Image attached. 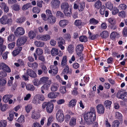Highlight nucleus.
Instances as JSON below:
<instances>
[{"mask_svg":"<svg viewBox=\"0 0 127 127\" xmlns=\"http://www.w3.org/2000/svg\"><path fill=\"white\" fill-rule=\"evenodd\" d=\"M48 79L49 78L47 77H43L41 78L40 79L41 84L46 83Z\"/></svg>","mask_w":127,"mask_h":127,"instance_id":"e433bc0d","label":"nucleus"},{"mask_svg":"<svg viewBox=\"0 0 127 127\" xmlns=\"http://www.w3.org/2000/svg\"><path fill=\"white\" fill-rule=\"evenodd\" d=\"M28 35L29 37L31 39H33L36 36L35 33L33 31H31L29 32Z\"/></svg>","mask_w":127,"mask_h":127,"instance_id":"a19ab883","label":"nucleus"},{"mask_svg":"<svg viewBox=\"0 0 127 127\" xmlns=\"http://www.w3.org/2000/svg\"><path fill=\"white\" fill-rule=\"evenodd\" d=\"M35 52L37 55L38 56L42 55L43 53L42 50L39 48H37L36 49Z\"/></svg>","mask_w":127,"mask_h":127,"instance_id":"37998d69","label":"nucleus"},{"mask_svg":"<svg viewBox=\"0 0 127 127\" xmlns=\"http://www.w3.org/2000/svg\"><path fill=\"white\" fill-rule=\"evenodd\" d=\"M32 103L34 104H37L39 103V100L36 96V95L34 97L32 100Z\"/></svg>","mask_w":127,"mask_h":127,"instance_id":"603ef678","label":"nucleus"},{"mask_svg":"<svg viewBox=\"0 0 127 127\" xmlns=\"http://www.w3.org/2000/svg\"><path fill=\"white\" fill-rule=\"evenodd\" d=\"M83 47L82 44L77 45L76 48V51L77 54L78 55L81 56L82 52L83 50Z\"/></svg>","mask_w":127,"mask_h":127,"instance_id":"f8f14e48","label":"nucleus"},{"mask_svg":"<svg viewBox=\"0 0 127 127\" xmlns=\"http://www.w3.org/2000/svg\"><path fill=\"white\" fill-rule=\"evenodd\" d=\"M25 32V30L23 27H19L15 30L14 34L16 36H18L19 35H23L24 34Z\"/></svg>","mask_w":127,"mask_h":127,"instance_id":"39448f33","label":"nucleus"},{"mask_svg":"<svg viewBox=\"0 0 127 127\" xmlns=\"http://www.w3.org/2000/svg\"><path fill=\"white\" fill-rule=\"evenodd\" d=\"M1 69L7 72L10 73L11 72L10 68L6 64L3 63H0V70Z\"/></svg>","mask_w":127,"mask_h":127,"instance_id":"0eeeda50","label":"nucleus"},{"mask_svg":"<svg viewBox=\"0 0 127 127\" xmlns=\"http://www.w3.org/2000/svg\"><path fill=\"white\" fill-rule=\"evenodd\" d=\"M119 98L125 101H127V92L123 93L119 96Z\"/></svg>","mask_w":127,"mask_h":127,"instance_id":"4be33fe9","label":"nucleus"},{"mask_svg":"<svg viewBox=\"0 0 127 127\" xmlns=\"http://www.w3.org/2000/svg\"><path fill=\"white\" fill-rule=\"evenodd\" d=\"M58 93H54L51 92L49 93L48 95V96L49 98L53 99L56 98L59 95Z\"/></svg>","mask_w":127,"mask_h":127,"instance_id":"aec40b11","label":"nucleus"},{"mask_svg":"<svg viewBox=\"0 0 127 127\" xmlns=\"http://www.w3.org/2000/svg\"><path fill=\"white\" fill-rule=\"evenodd\" d=\"M60 92L62 94L65 93L66 92V87L65 86H62L60 87Z\"/></svg>","mask_w":127,"mask_h":127,"instance_id":"13d9d810","label":"nucleus"},{"mask_svg":"<svg viewBox=\"0 0 127 127\" xmlns=\"http://www.w3.org/2000/svg\"><path fill=\"white\" fill-rule=\"evenodd\" d=\"M27 73L28 75L32 78H35L37 75L35 72L31 69H29L27 70Z\"/></svg>","mask_w":127,"mask_h":127,"instance_id":"2eb2a0df","label":"nucleus"},{"mask_svg":"<svg viewBox=\"0 0 127 127\" xmlns=\"http://www.w3.org/2000/svg\"><path fill=\"white\" fill-rule=\"evenodd\" d=\"M9 117L7 118V119L10 121H12L14 115L13 112H10L9 114Z\"/></svg>","mask_w":127,"mask_h":127,"instance_id":"680f3d73","label":"nucleus"},{"mask_svg":"<svg viewBox=\"0 0 127 127\" xmlns=\"http://www.w3.org/2000/svg\"><path fill=\"white\" fill-rule=\"evenodd\" d=\"M119 123L118 120L114 121L112 125V127H118Z\"/></svg>","mask_w":127,"mask_h":127,"instance_id":"052dcab7","label":"nucleus"},{"mask_svg":"<svg viewBox=\"0 0 127 127\" xmlns=\"http://www.w3.org/2000/svg\"><path fill=\"white\" fill-rule=\"evenodd\" d=\"M26 20V18L24 17H21L17 19L16 20V22L19 24H22L24 23Z\"/></svg>","mask_w":127,"mask_h":127,"instance_id":"c756f323","label":"nucleus"},{"mask_svg":"<svg viewBox=\"0 0 127 127\" xmlns=\"http://www.w3.org/2000/svg\"><path fill=\"white\" fill-rule=\"evenodd\" d=\"M22 49V47H18L13 50L12 53V55L14 56H16L19 54Z\"/></svg>","mask_w":127,"mask_h":127,"instance_id":"a211bd4d","label":"nucleus"},{"mask_svg":"<svg viewBox=\"0 0 127 127\" xmlns=\"http://www.w3.org/2000/svg\"><path fill=\"white\" fill-rule=\"evenodd\" d=\"M27 64L29 67L32 68H36L38 66V64L36 62L33 63L28 62L27 63Z\"/></svg>","mask_w":127,"mask_h":127,"instance_id":"a878e982","label":"nucleus"},{"mask_svg":"<svg viewBox=\"0 0 127 127\" xmlns=\"http://www.w3.org/2000/svg\"><path fill=\"white\" fill-rule=\"evenodd\" d=\"M98 21L95 19L94 18H92L90 19V23L91 24L96 25L98 23Z\"/></svg>","mask_w":127,"mask_h":127,"instance_id":"09e8293b","label":"nucleus"},{"mask_svg":"<svg viewBox=\"0 0 127 127\" xmlns=\"http://www.w3.org/2000/svg\"><path fill=\"white\" fill-rule=\"evenodd\" d=\"M13 9L15 11H18L20 9V5L17 4H15L12 6Z\"/></svg>","mask_w":127,"mask_h":127,"instance_id":"e2e57ef3","label":"nucleus"},{"mask_svg":"<svg viewBox=\"0 0 127 127\" xmlns=\"http://www.w3.org/2000/svg\"><path fill=\"white\" fill-rule=\"evenodd\" d=\"M31 6V3H29L23 5L22 8V9L23 10H27Z\"/></svg>","mask_w":127,"mask_h":127,"instance_id":"4c0bfd02","label":"nucleus"},{"mask_svg":"<svg viewBox=\"0 0 127 127\" xmlns=\"http://www.w3.org/2000/svg\"><path fill=\"white\" fill-rule=\"evenodd\" d=\"M59 40L58 43V46L61 50H64L65 49V47L63 45L65 44V41L62 38H60Z\"/></svg>","mask_w":127,"mask_h":127,"instance_id":"ddd939ff","label":"nucleus"},{"mask_svg":"<svg viewBox=\"0 0 127 127\" xmlns=\"http://www.w3.org/2000/svg\"><path fill=\"white\" fill-rule=\"evenodd\" d=\"M50 70L49 71V72L51 74L55 75L58 72V68L57 66L51 65L50 67Z\"/></svg>","mask_w":127,"mask_h":127,"instance_id":"6e6552de","label":"nucleus"},{"mask_svg":"<svg viewBox=\"0 0 127 127\" xmlns=\"http://www.w3.org/2000/svg\"><path fill=\"white\" fill-rule=\"evenodd\" d=\"M0 7L5 12H7L9 10L8 7L4 2H0Z\"/></svg>","mask_w":127,"mask_h":127,"instance_id":"dca6fc26","label":"nucleus"},{"mask_svg":"<svg viewBox=\"0 0 127 127\" xmlns=\"http://www.w3.org/2000/svg\"><path fill=\"white\" fill-rule=\"evenodd\" d=\"M106 7L109 9L111 10L113 8V5L110 2H108L106 3L105 4Z\"/></svg>","mask_w":127,"mask_h":127,"instance_id":"c03bdc74","label":"nucleus"},{"mask_svg":"<svg viewBox=\"0 0 127 127\" xmlns=\"http://www.w3.org/2000/svg\"><path fill=\"white\" fill-rule=\"evenodd\" d=\"M68 22V20H61L59 22V24L61 27H64L67 25Z\"/></svg>","mask_w":127,"mask_h":127,"instance_id":"412c9836","label":"nucleus"},{"mask_svg":"<svg viewBox=\"0 0 127 127\" xmlns=\"http://www.w3.org/2000/svg\"><path fill=\"white\" fill-rule=\"evenodd\" d=\"M49 86L47 84H44L41 88L42 93L43 94L44 93V90H47L48 89Z\"/></svg>","mask_w":127,"mask_h":127,"instance_id":"2f4dec72","label":"nucleus"},{"mask_svg":"<svg viewBox=\"0 0 127 127\" xmlns=\"http://www.w3.org/2000/svg\"><path fill=\"white\" fill-rule=\"evenodd\" d=\"M53 118L52 116H51L49 117L48 120V122L47 123V126H48L50 125L51 123L53 121Z\"/></svg>","mask_w":127,"mask_h":127,"instance_id":"864d4df0","label":"nucleus"},{"mask_svg":"<svg viewBox=\"0 0 127 127\" xmlns=\"http://www.w3.org/2000/svg\"><path fill=\"white\" fill-rule=\"evenodd\" d=\"M7 122L5 120H2L0 122V127H6Z\"/></svg>","mask_w":127,"mask_h":127,"instance_id":"bf43d9fd","label":"nucleus"},{"mask_svg":"<svg viewBox=\"0 0 127 127\" xmlns=\"http://www.w3.org/2000/svg\"><path fill=\"white\" fill-rule=\"evenodd\" d=\"M74 24L76 26H79L81 25L82 24V22L80 20H75Z\"/></svg>","mask_w":127,"mask_h":127,"instance_id":"774afa93","label":"nucleus"},{"mask_svg":"<svg viewBox=\"0 0 127 127\" xmlns=\"http://www.w3.org/2000/svg\"><path fill=\"white\" fill-rule=\"evenodd\" d=\"M76 101L75 99L71 100L69 102L68 106L69 107H73L76 104Z\"/></svg>","mask_w":127,"mask_h":127,"instance_id":"58836bf2","label":"nucleus"},{"mask_svg":"<svg viewBox=\"0 0 127 127\" xmlns=\"http://www.w3.org/2000/svg\"><path fill=\"white\" fill-rule=\"evenodd\" d=\"M37 37L40 40L46 41L50 39V36L48 34H42L38 35Z\"/></svg>","mask_w":127,"mask_h":127,"instance_id":"1a4fd4ad","label":"nucleus"},{"mask_svg":"<svg viewBox=\"0 0 127 127\" xmlns=\"http://www.w3.org/2000/svg\"><path fill=\"white\" fill-rule=\"evenodd\" d=\"M97 112L99 114L104 113L105 108L101 104H98L96 107Z\"/></svg>","mask_w":127,"mask_h":127,"instance_id":"9d476101","label":"nucleus"},{"mask_svg":"<svg viewBox=\"0 0 127 127\" xmlns=\"http://www.w3.org/2000/svg\"><path fill=\"white\" fill-rule=\"evenodd\" d=\"M80 41L82 42H85L87 41V37L84 36H82L79 38Z\"/></svg>","mask_w":127,"mask_h":127,"instance_id":"5fc2aeb1","label":"nucleus"},{"mask_svg":"<svg viewBox=\"0 0 127 127\" xmlns=\"http://www.w3.org/2000/svg\"><path fill=\"white\" fill-rule=\"evenodd\" d=\"M12 95H5L2 98L3 100L5 103H6L8 102L9 99L12 97Z\"/></svg>","mask_w":127,"mask_h":127,"instance_id":"bb28decb","label":"nucleus"},{"mask_svg":"<svg viewBox=\"0 0 127 127\" xmlns=\"http://www.w3.org/2000/svg\"><path fill=\"white\" fill-rule=\"evenodd\" d=\"M32 118L34 119H37L39 117V115L38 113L35 111V110L32 111Z\"/></svg>","mask_w":127,"mask_h":127,"instance_id":"6ab92c4d","label":"nucleus"},{"mask_svg":"<svg viewBox=\"0 0 127 127\" xmlns=\"http://www.w3.org/2000/svg\"><path fill=\"white\" fill-rule=\"evenodd\" d=\"M118 7L120 9L125 10L127 8V6L124 4H121L119 5Z\"/></svg>","mask_w":127,"mask_h":127,"instance_id":"338daca9","label":"nucleus"},{"mask_svg":"<svg viewBox=\"0 0 127 127\" xmlns=\"http://www.w3.org/2000/svg\"><path fill=\"white\" fill-rule=\"evenodd\" d=\"M119 34L116 32H113L111 33L110 34V37L112 39H115L116 38L119 37Z\"/></svg>","mask_w":127,"mask_h":127,"instance_id":"b1692460","label":"nucleus"},{"mask_svg":"<svg viewBox=\"0 0 127 127\" xmlns=\"http://www.w3.org/2000/svg\"><path fill=\"white\" fill-rule=\"evenodd\" d=\"M18 122L20 123H24L25 121V118L23 115H21L20 117H19L17 120Z\"/></svg>","mask_w":127,"mask_h":127,"instance_id":"49530a36","label":"nucleus"},{"mask_svg":"<svg viewBox=\"0 0 127 127\" xmlns=\"http://www.w3.org/2000/svg\"><path fill=\"white\" fill-rule=\"evenodd\" d=\"M53 104L51 102H48V105L46 107L47 112L49 113H51L53 111Z\"/></svg>","mask_w":127,"mask_h":127,"instance_id":"4468645a","label":"nucleus"},{"mask_svg":"<svg viewBox=\"0 0 127 127\" xmlns=\"http://www.w3.org/2000/svg\"><path fill=\"white\" fill-rule=\"evenodd\" d=\"M27 40V38L26 37H21L19 38L17 40V45L18 46L23 45Z\"/></svg>","mask_w":127,"mask_h":127,"instance_id":"423d86ee","label":"nucleus"},{"mask_svg":"<svg viewBox=\"0 0 127 127\" xmlns=\"http://www.w3.org/2000/svg\"><path fill=\"white\" fill-rule=\"evenodd\" d=\"M112 101L108 100L105 101L104 103L105 107L107 108H109L112 104Z\"/></svg>","mask_w":127,"mask_h":127,"instance_id":"ea45409f","label":"nucleus"},{"mask_svg":"<svg viewBox=\"0 0 127 127\" xmlns=\"http://www.w3.org/2000/svg\"><path fill=\"white\" fill-rule=\"evenodd\" d=\"M58 87V86L56 84H53L51 87V90L52 92H55L57 90Z\"/></svg>","mask_w":127,"mask_h":127,"instance_id":"de8ad7c7","label":"nucleus"},{"mask_svg":"<svg viewBox=\"0 0 127 127\" xmlns=\"http://www.w3.org/2000/svg\"><path fill=\"white\" fill-rule=\"evenodd\" d=\"M48 23L51 25H53L56 21V18L53 15L48 17L47 18Z\"/></svg>","mask_w":127,"mask_h":127,"instance_id":"f3484780","label":"nucleus"},{"mask_svg":"<svg viewBox=\"0 0 127 127\" xmlns=\"http://www.w3.org/2000/svg\"><path fill=\"white\" fill-rule=\"evenodd\" d=\"M85 7V5L84 2L81 3L78 8V10L80 11H82L83 10Z\"/></svg>","mask_w":127,"mask_h":127,"instance_id":"3c124183","label":"nucleus"},{"mask_svg":"<svg viewBox=\"0 0 127 127\" xmlns=\"http://www.w3.org/2000/svg\"><path fill=\"white\" fill-rule=\"evenodd\" d=\"M7 39L10 42L13 41L15 40V37L13 34H10L7 37Z\"/></svg>","mask_w":127,"mask_h":127,"instance_id":"f704fd0d","label":"nucleus"},{"mask_svg":"<svg viewBox=\"0 0 127 127\" xmlns=\"http://www.w3.org/2000/svg\"><path fill=\"white\" fill-rule=\"evenodd\" d=\"M101 5V2L99 0H98L96 1L95 4V7L97 9H99Z\"/></svg>","mask_w":127,"mask_h":127,"instance_id":"79ce46f5","label":"nucleus"},{"mask_svg":"<svg viewBox=\"0 0 127 127\" xmlns=\"http://www.w3.org/2000/svg\"><path fill=\"white\" fill-rule=\"evenodd\" d=\"M115 117L116 118L120 119V120H122V114L120 112L117 111L116 112Z\"/></svg>","mask_w":127,"mask_h":127,"instance_id":"a18cd8bd","label":"nucleus"},{"mask_svg":"<svg viewBox=\"0 0 127 127\" xmlns=\"http://www.w3.org/2000/svg\"><path fill=\"white\" fill-rule=\"evenodd\" d=\"M74 47L73 45L71 44L69 45L67 47V50L70 53H72L74 51Z\"/></svg>","mask_w":127,"mask_h":127,"instance_id":"473e14b6","label":"nucleus"},{"mask_svg":"<svg viewBox=\"0 0 127 127\" xmlns=\"http://www.w3.org/2000/svg\"><path fill=\"white\" fill-rule=\"evenodd\" d=\"M52 7L54 8L59 7L60 4V1L58 0H53L51 2Z\"/></svg>","mask_w":127,"mask_h":127,"instance_id":"9b49d317","label":"nucleus"},{"mask_svg":"<svg viewBox=\"0 0 127 127\" xmlns=\"http://www.w3.org/2000/svg\"><path fill=\"white\" fill-rule=\"evenodd\" d=\"M56 17L58 18H63L64 17V15L63 13L60 11H58L57 12Z\"/></svg>","mask_w":127,"mask_h":127,"instance_id":"6e6d98bb","label":"nucleus"},{"mask_svg":"<svg viewBox=\"0 0 127 127\" xmlns=\"http://www.w3.org/2000/svg\"><path fill=\"white\" fill-rule=\"evenodd\" d=\"M67 57L66 56H64L62 61L61 65L62 67H64L67 64Z\"/></svg>","mask_w":127,"mask_h":127,"instance_id":"7c9ffc66","label":"nucleus"},{"mask_svg":"<svg viewBox=\"0 0 127 127\" xmlns=\"http://www.w3.org/2000/svg\"><path fill=\"white\" fill-rule=\"evenodd\" d=\"M13 21L11 18H9L6 15H3L0 18V23L2 25L12 24Z\"/></svg>","mask_w":127,"mask_h":127,"instance_id":"f03ea898","label":"nucleus"},{"mask_svg":"<svg viewBox=\"0 0 127 127\" xmlns=\"http://www.w3.org/2000/svg\"><path fill=\"white\" fill-rule=\"evenodd\" d=\"M6 83L5 79L3 78H0V86H4Z\"/></svg>","mask_w":127,"mask_h":127,"instance_id":"4d7b16f0","label":"nucleus"},{"mask_svg":"<svg viewBox=\"0 0 127 127\" xmlns=\"http://www.w3.org/2000/svg\"><path fill=\"white\" fill-rule=\"evenodd\" d=\"M61 9L63 10L64 14L65 16L68 17L70 16L72 14L71 9H69L68 4L67 3H63L61 5Z\"/></svg>","mask_w":127,"mask_h":127,"instance_id":"7ed1b4c3","label":"nucleus"},{"mask_svg":"<svg viewBox=\"0 0 127 127\" xmlns=\"http://www.w3.org/2000/svg\"><path fill=\"white\" fill-rule=\"evenodd\" d=\"M95 114V109L92 107L90 112H87L84 115V119L87 124H91L95 121L96 118Z\"/></svg>","mask_w":127,"mask_h":127,"instance_id":"f257e3e1","label":"nucleus"},{"mask_svg":"<svg viewBox=\"0 0 127 127\" xmlns=\"http://www.w3.org/2000/svg\"><path fill=\"white\" fill-rule=\"evenodd\" d=\"M63 112L62 110H60L58 111L56 115L57 119L60 123L62 122L64 120V116Z\"/></svg>","mask_w":127,"mask_h":127,"instance_id":"20e7f679","label":"nucleus"},{"mask_svg":"<svg viewBox=\"0 0 127 127\" xmlns=\"http://www.w3.org/2000/svg\"><path fill=\"white\" fill-rule=\"evenodd\" d=\"M76 124V119L75 118L72 117L71 118L69 122V125L72 127L74 126Z\"/></svg>","mask_w":127,"mask_h":127,"instance_id":"c85d7f7f","label":"nucleus"},{"mask_svg":"<svg viewBox=\"0 0 127 127\" xmlns=\"http://www.w3.org/2000/svg\"><path fill=\"white\" fill-rule=\"evenodd\" d=\"M34 43L35 45L37 47H42L44 45V43L40 41H35Z\"/></svg>","mask_w":127,"mask_h":127,"instance_id":"cd10ccee","label":"nucleus"},{"mask_svg":"<svg viewBox=\"0 0 127 127\" xmlns=\"http://www.w3.org/2000/svg\"><path fill=\"white\" fill-rule=\"evenodd\" d=\"M32 108V104H30L27 105L25 107V110L26 112L27 113H29Z\"/></svg>","mask_w":127,"mask_h":127,"instance_id":"72a5a7b5","label":"nucleus"},{"mask_svg":"<svg viewBox=\"0 0 127 127\" xmlns=\"http://www.w3.org/2000/svg\"><path fill=\"white\" fill-rule=\"evenodd\" d=\"M107 27V25L106 22H102L100 26L102 30L106 29Z\"/></svg>","mask_w":127,"mask_h":127,"instance_id":"0e129e2a","label":"nucleus"},{"mask_svg":"<svg viewBox=\"0 0 127 127\" xmlns=\"http://www.w3.org/2000/svg\"><path fill=\"white\" fill-rule=\"evenodd\" d=\"M58 49L55 48H53L51 50V54L52 56L57 55L58 52Z\"/></svg>","mask_w":127,"mask_h":127,"instance_id":"393cba45","label":"nucleus"},{"mask_svg":"<svg viewBox=\"0 0 127 127\" xmlns=\"http://www.w3.org/2000/svg\"><path fill=\"white\" fill-rule=\"evenodd\" d=\"M26 86V89L28 90L33 91L35 90V88L32 85L28 84Z\"/></svg>","mask_w":127,"mask_h":127,"instance_id":"c9c22d12","label":"nucleus"},{"mask_svg":"<svg viewBox=\"0 0 127 127\" xmlns=\"http://www.w3.org/2000/svg\"><path fill=\"white\" fill-rule=\"evenodd\" d=\"M33 85L34 86H37L41 84L40 80L39 81L37 79H34L33 81Z\"/></svg>","mask_w":127,"mask_h":127,"instance_id":"8fccbe9b","label":"nucleus"},{"mask_svg":"<svg viewBox=\"0 0 127 127\" xmlns=\"http://www.w3.org/2000/svg\"><path fill=\"white\" fill-rule=\"evenodd\" d=\"M105 8V6L103 5L101 6V8L100 10V13L101 15H103L104 14Z\"/></svg>","mask_w":127,"mask_h":127,"instance_id":"69168bd1","label":"nucleus"},{"mask_svg":"<svg viewBox=\"0 0 127 127\" xmlns=\"http://www.w3.org/2000/svg\"><path fill=\"white\" fill-rule=\"evenodd\" d=\"M108 32L106 31H103L100 34V36L102 38H106L109 36Z\"/></svg>","mask_w":127,"mask_h":127,"instance_id":"5701e85b","label":"nucleus"}]
</instances>
